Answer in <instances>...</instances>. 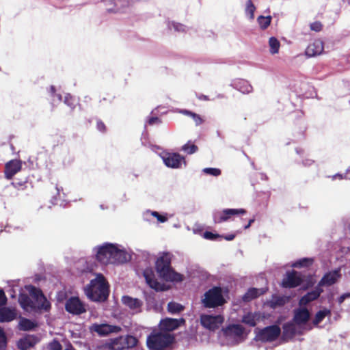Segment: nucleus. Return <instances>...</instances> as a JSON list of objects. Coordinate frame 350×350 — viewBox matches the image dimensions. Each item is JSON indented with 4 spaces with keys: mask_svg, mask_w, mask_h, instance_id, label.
<instances>
[{
    "mask_svg": "<svg viewBox=\"0 0 350 350\" xmlns=\"http://www.w3.org/2000/svg\"><path fill=\"white\" fill-rule=\"evenodd\" d=\"M144 277L148 285L156 291H164L166 290L164 284H161L155 278L154 271L152 269H146L144 271Z\"/></svg>",
    "mask_w": 350,
    "mask_h": 350,
    "instance_id": "2eb2a0df",
    "label": "nucleus"
},
{
    "mask_svg": "<svg viewBox=\"0 0 350 350\" xmlns=\"http://www.w3.org/2000/svg\"><path fill=\"white\" fill-rule=\"evenodd\" d=\"M254 221H255L254 218L250 219L248 221V224L246 226H245L244 228L245 229L249 228L250 227V226L252 225V224L254 222Z\"/></svg>",
    "mask_w": 350,
    "mask_h": 350,
    "instance_id": "052dcab7",
    "label": "nucleus"
},
{
    "mask_svg": "<svg viewBox=\"0 0 350 350\" xmlns=\"http://www.w3.org/2000/svg\"><path fill=\"white\" fill-rule=\"evenodd\" d=\"M122 340V338H116L113 341V345H115L118 343V340Z\"/></svg>",
    "mask_w": 350,
    "mask_h": 350,
    "instance_id": "69168bd1",
    "label": "nucleus"
},
{
    "mask_svg": "<svg viewBox=\"0 0 350 350\" xmlns=\"http://www.w3.org/2000/svg\"><path fill=\"white\" fill-rule=\"evenodd\" d=\"M204 172L206 174H210V175H212V176H219L221 174V170L219 169H218V168H211V167L204 169Z\"/></svg>",
    "mask_w": 350,
    "mask_h": 350,
    "instance_id": "79ce46f5",
    "label": "nucleus"
},
{
    "mask_svg": "<svg viewBox=\"0 0 350 350\" xmlns=\"http://www.w3.org/2000/svg\"><path fill=\"white\" fill-rule=\"evenodd\" d=\"M185 323V320L183 318H180L179 319L165 318L161 321L160 327L161 330L171 332L177 329L181 325H184Z\"/></svg>",
    "mask_w": 350,
    "mask_h": 350,
    "instance_id": "dca6fc26",
    "label": "nucleus"
},
{
    "mask_svg": "<svg viewBox=\"0 0 350 350\" xmlns=\"http://www.w3.org/2000/svg\"><path fill=\"white\" fill-rule=\"evenodd\" d=\"M172 26H173L174 29H175V31H184L185 29V26L180 23H173Z\"/></svg>",
    "mask_w": 350,
    "mask_h": 350,
    "instance_id": "5fc2aeb1",
    "label": "nucleus"
},
{
    "mask_svg": "<svg viewBox=\"0 0 350 350\" xmlns=\"http://www.w3.org/2000/svg\"><path fill=\"white\" fill-rule=\"evenodd\" d=\"M64 103L72 109L75 107V100L69 94L65 96Z\"/></svg>",
    "mask_w": 350,
    "mask_h": 350,
    "instance_id": "a18cd8bd",
    "label": "nucleus"
},
{
    "mask_svg": "<svg viewBox=\"0 0 350 350\" xmlns=\"http://www.w3.org/2000/svg\"><path fill=\"white\" fill-rule=\"evenodd\" d=\"M243 322L251 327H254L256 325V317L252 313H247L243 316Z\"/></svg>",
    "mask_w": 350,
    "mask_h": 350,
    "instance_id": "f704fd0d",
    "label": "nucleus"
},
{
    "mask_svg": "<svg viewBox=\"0 0 350 350\" xmlns=\"http://www.w3.org/2000/svg\"><path fill=\"white\" fill-rule=\"evenodd\" d=\"M152 215L156 217L157 220L161 223L165 222L167 220V217L166 216L162 215L157 211H153L152 213Z\"/></svg>",
    "mask_w": 350,
    "mask_h": 350,
    "instance_id": "09e8293b",
    "label": "nucleus"
},
{
    "mask_svg": "<svg viewBox=\"0 0 350 350\" xmlns=\"http://www.w3.org/2000/svg\"><path fill=\"white\" fill-rule=\"evenodd\" d=\"M7 297L3 289H0V307L4 306L7 304Z\"/></svg>",
    "mask_w": 350,
    "mask_h": 350,
    "instance_id": "8fccbe9b",
    "label": "nucleus"
},
{
    "mask_svg": "<svg viewBox=\"0 0 350 350\" xmlns=\"http://www.w3.org/2000/svg\"><path fill=\"white\" fill-rule=\"evenodd\" d=\"M22 167V163L20 160L13 159L5 165V176L7 179H12V177L18 172Z\"/></svg>",
    "mask_w": 350,
    "mask_h": 350,
    "instance_id": "f3484780",
    "label": "nucleus"
},
{
    "mask_svg": "<svg viewBox=\"0 0 350 350\" xmlns=\"http://www.w3.org/2000/svg\"><path fill=\"white\" fill-rule=\"evenodd\" d=\"M269 46L270 47V53L271 54H276L279 52L280 43L276 38L271 37L269 38Z\"/></svg>",
    "mask_w": 350,
    "mask_h": 350,
    "instance_id": "c85d7f7f",
    "label": "nucleus"
},
{
    "mask_svg": "<svg viewBox=\"0 0 350 350\" xmlns=\"http://www.w3.org/2000/svg\"><path fill=\"white\" fill-rule=\"evenodd\" d=\"M66 310L74 315H79L86 312L83 303L77 297H71L65 304Z\"/></svg>",
    "mask_w": 350,
    "mask_h": 350,
    "instance_id": "1a4fd4ad",
    "label": "nucleus"
},
{
    "mask_svg": "<svg viewBox=\"0 0 350 350\" xmlns=\"http://www.w3.org/2000/svg\"><path fill=\"white\" fill-rule=\"evenodd\" d=\"M55 189L57 191V196L60 198V193L63 191V188L62 187H59L57 185H55Z\"/></svg>",
    "mask_w": 350,
    "mask_h": 350,
    "instance_id": "13d9d810",
    "label": "nucleus"
},
{
    "mask_svg": "<svg viewBox=\"0 0 350 350\" xmlns=\"http://www.w3.org/2000/svg\"><path fill=\"white\" fill-rule=\"evenodd\" d=\"M85 293L93 301H106L109 297V289L105 278L102 274H98L85 288Z\"/></svg>",
    "mask_w": 350,
    "mask_h": 350,
    "instance_id": "7ed1b4c3",
    "label": "nucleus"
},
{
    "mask_svg": "<svg viewBox=\"0 0 350 350\" xmlns=\"http://www.w3.org/2000/svg\"><path fill=\"white\" fill-rule=\"evenodd\" d=\"M246 211L243 208H226L221 211H215L213 213V220L215 223H222L227 221L234 215H244Z\"/></svg>",
    "mask_w": 350,
    "mask_h": 350,
    "instance_id": "6e6552de",
    "label": "nucleus"
},
{
    "mask_svg": "<svg viewBox=\"0 0 350 350\" xmlns=\"http://www.w3.org/2000/svg\"><path fill=\"white\" fill-rule=\"evenodd\" d=\"M237 89L243 94L252 92V87L247 81L241 80L236 83Z\"/></svg>",
    "mask_w": 350,
    "mask_h": 350,
    "instance_id": "c756f323",
    "label": "nucleus"
},
{
    "mask_svg": "<svg viewBox=\"0 0 350 350\" xmlns=\"http://www.w3.org/2000/svg\"><path fill=\"white\" fill-rule=\"evenodd\" d=\"M182 150L186 152L187 154H191L197 152L198 148L195 144L188 142L182 147Z\"/></svg>",
    "mask_w": 350,
    "mask_h": 350,
    "instance_id": "e433bc0d",
    "label": "nucleus"
},
{
    "mask_svg": "<svg viewBox=\"0 0 350 350\" xmlns=\"http://www.w3.org/2000/svg\"><path fill=\"white\" fill-rule=\"evenodd\" d=\"M18 302L22 308L25 310L36 311L38 310L36 304L29 296L25 293H21L18 296Z\"/></svg>",
    "mask_w": 350,
    "mask_h": 350,
    "instance_id": "412c9836",
    "label": "nucleus"
},
{
    "mask_svg": "<svg viewBox=\"0 0 350 350\" xmlns=\"http://www.w3.org/2000/svg\"><path fill=\"white\" fill-rule=\"evenodd\" d=\"M255 6L253 4L252 0H248L247 2V6H246V12L250 13L251 14V17H254V13L255 11Z\"/></svg>",
    "mask_w": 350,
    "mask_h": 350,
    "instance_id": "49530a36",
    "label": "nucleus"
},
{
    "mask_svg": "<svg viewBox=\"0 0 350 350\" xmlns=\"http://www.w3.org/2000/svg\"><path fill=\"white\" fill-rule=\"evenodd\" d=\"M224 321V317L221 315H202L200 318V322L203 327L210 329L215 330L219 327Z\"/></svg>",
    "mask_w": 350,
    "mask_h": 350,
    "instance_id": "9d476101",
    "label": "nucleus"
},
{
    "mask_svg": "<svg viewBox=\"0 0 350 350\" xmlns=\"http://www.w3.org/2000/svg\"><path fill=\"white\" fill-rule=\"evenodd\" d=\"M323 292L322 288H320L318 285L315 287L314 290L307 293L305 295L301 297L299 300L300 306H306L310 302L317 299L321 294Z\"/></svg>",
    "mask_w": 350,
    "mask_h": 350,
    "instance_id": "aec40b11",
    "label": "nucleus"
},
{
    "mask_svg": "<svg viewBox=\"0 0 350 350\" xmlns=\"http://www.w3.org/2000/svg\"><path fill=\"white\" fill-rule=\"evenodd\" d=\"M340 278V269L338 268L325 273L317 285L320 288H322V286H330L336 284Z\"/></svg>",
    "mask_w": 350,
    "mask_h": 350,
    "instance_id": "4468645a",
    "label": "nucleus"
},
{
    "mask_svg": "<svg viewBox=\"0 0 350 350\" xmlns=\"http://www.w3.org/2000/svg\"><path fill=\"white\" fill-rule=\"evenodd\" d=\"M16 317L14 310L4 306L0 307V322H10Z\"/></svg>",
    "mask_w": 350,
    "mask_h": 350,
    "instance_id": "393cba45",
    "label": "nucleus"
},
{
    "mask_svg": "<svg viewBox=\"0 0 350 350\" xmlns=\"http://www.w3.org/2000/svg\"><path fill=\"white\" fill-rule=\"evenodd\" d=\"M265 291L264 288H250L243 296V300L246 302L250 301L260 295H263Z\"/></svg>",
    "mask_w": 350,
    "mask_h": 350,
    "instance_id": "b1692460",
    "label": "nucleus"
},
{
    "mask_svg": "<svg viewBox=\"0 0 350 350\" xmlns=\"http://www.w3.org/2000/svg\"><path fill=\"white\" fill-rule=\"evenodd\" d=\"M122 304L130 310H135L136 312H141L143 306V301L137 298H133L129 295H124L122 297Z\"/></svg>",
    "mask_w": 350,
    "mask_h": 350,
    "instance_id": "6ab92c4d",
    "label": "nucleus"
},
{
    "mask_svg": "<svg viewBox=\"0 0 350 350\" xmlns=\"http://www.w3.org/2000/svg\"><path fill=\"white\" fill-rule=\"evenodd\" d=\"M7 339L3 329L0 327V349L6 346Z\"/></svg>",
    "mask_w": 350,
    "mask_h": 350,
    "instance_id": "c03bdc74",
    "label": "nucleus"
},
{
    "mask_svg": "<svg viewBox=\"0 0 350 350\" xmlns=\"http://www.w3.org/2000/svg\"><path fill=\"white\" fill-rule=\"evenodd\" d=\"M174 340V337L167 333H152L147 338V346L150 350H164Z\"/></svg>",
    "mask_w": 350,
    "mask_h": 350,
    "instance_id": "20e7f679",
    "label": "nucleus"
},
{
    "mask_svg": "<svg viewBox=\"0 0 350 350\" xmlns=\"http://www.w3.org/2000/svg\"><path fill=\"white\" fill-rule=\"evenodd\" d=\"M27 181H15L12 183V186L18 190H25L27 188Z\"/></svg>",
    "mask_w": 350,
    "mask_h": 350,
    "instance_id": "a19ab883",
    "label": "nucleus"
},
{
    "mask_svg": "<svg viewBox=\"0 0 350 350\" xmlns=\"http://www.w3.org/2000/svg\"><path fill=\"white\" fill-rule=\"evenodd\" d=\"M36 325L32 321L23 318L19 322V329L23 331H29L34 329Z\"/></svg>",
    "mask_w": 350,
    "mask_h": 350,
    "instance_id": "cd10ccee",
    "label": "nucleus"
},
{
    "mask_svg": "<svg viewBox=\"0 0 350 350\" xmlns=\"http://www.w3.org/2000/svg\"><path fill=\"white\" fill-rule=\"evenodd\" d=\"M180 113L184 115L191 116L197 126L202 124L204 122L203 119L200 117V115L191 111L183 109L180 111Z\"/></svg>",
    "mask_w": 350,
    "mask_h": 350,
    "instance_id": "7c9ffc66",
    "label": "nucleus"
},
{
    "mask_svg": "<svg viewBox=\"0 0 350 350\" xmlns=\"http://www.w3.org/2000/svg\"><path fill=\"white\" fill-rule=\"evenodd\" d=\"M96 129L103 133L107 131L105 124L100 120H98L96 122Z\"/></svg>",
    "mask_w": 350,
    "mask_h": 350,
    "instance_id": "de8ad7c7",
    "label": "nucleus"
},
{
    "mask_svg": "<svg viewBox=\"0 0 350 350\" xmlns=\"http://www.w3.org/2000/svg\"><path fill=\"white\" fill-rule=\"evenodd\" d=\"M36 344L34 338L32 337H26L21 339L18 342V347L21 350H27L33 347Z\"/></svg>",
    "mask_w": 350,
    "mask_h": 350,
    "instance_id": "bb28decb",
    "label": "nucleus"
},
{
    "mask_svg": "<svg viewBox=\"0 0 350 350\" xmlns=\"http://www.w3.org/2000/svg\"><path fill=\"white\" fill-rule=\"evenodd\" d=\"M280 334V327L277 325H273L260 329L256 334V338L263 342H273L278 339Z\"/></svg>",
    "mask_w": 350,
    "mask_h": 350,
    "instance_id": "423d86ee",
    "label": "nucleus"
},
{
    "mask_svg": "<svg viewBox=\"0 0 350 350\" xmlns=\"http://www.w3.org/2000/svg\"><path fill=\"white\" fill-rule=\"evenodd\" d=\"M131 1L132 0H114L116 5L120 4L123 7L129 6Z\"/></svg>",
    "mask_w": 350,
    "mask_h": 350,
    "instance_id": "603ef678",
    "label": "nucleus"
},
{
    "mask_svg": "<svg viewBox=\"0 0 350 350\" xmlns=\"http://www.w3.org/2000/svg\"><path fill=\"white\" fill-rule=\"evenodd\" d=\"M148 123L150 125H153L154 124L161 123V120L158 117H150L148 120Z\"/></svg>",
    "mask_w": 350,
    "mask_h": 350,
    "instance_id": "864d4df0",
    "label": "nucleus"
},
{
    "mask_svg": "<svg viewBox=\"0 0 350 350\" xmlns=\"http://www.w3.org/2000/svg\"><path fill=\"white\" fill-rule=\"evenodd\" d=\"M303 282V278L299 273L295 270L288 271L286 276L282 280V286L284 288H295Z\"/></svg>",
    "mask_w": 350,
    "mask_h": 350,
    "instance_id": "9b49d317",
    "label": "nucleus"
},
{
    "mask_svg": "<svg viewBox=\"0 0 350 350\" xmlns=\"http://www.w3.org/2000/svg\"><path fill=\"white\" fill-rule=\"evenodd\" d=\"M323 42L320 40H315L308 46L305 53L308 57H312L321 55L323 53Z\"/></svg>",
    "mask_w": 350,
    "mask_h": 350,
    "instance_id": "a211bd4d",
    "label": "nucleus"
},
{
    "mask_svg": "<svg viewBox=\"0 0 350 350\" xmlns=\"http://www.w3.org/2000/svg\"><path fill=\"white\" fill-rule=\"evenodd\" d=\"M126 253L116 245L106 243L98 247L96 258L103 265L124 263L127 261Z\"/></svg>",
    "mask_w": 350,
    "mask_h": 350,
    "instance_id": "f257e3e1",
    "label": "nucleus"
},
{
    "mask_svg": "<svg viewBox=\"0 0 350 350\" xmlns=\"http://www.w3.org/2000/svg\"><path fill=\"white\" fill-rule=\"evenodd\" d=\"M313 260L310 258H303L296 262L293 266L295 267H308L312 264Z\"/></svg>",
    "mask_w": 350,
    "mask_h": 350,
    "instance_id": "4c0bfd02",
    "label": "nucleus"
},
{
    "mask_svg": "<svg viewBox=\"0 0 350 350\" xmlns=\"http://www.w3.org/2000/svg\"><path fill=\"white\" fill-rule=\"evenodd\" d=\"M296 152L298 154L303 155L304 154V150L301 148H296Z\"/></svg>",
    "mask_w": 350,
    "mask_h": 350,
    "instance_id": "e2e57ef3",
    "label": "nucleus"
},
{
    "mask_svg": "<svg viewBox=\"0 0 350 350\" xmlns=\"http://www.w3.org/2000/svg\"><path fill=\"white\" fill-rule=\"evenodd\" d=\"M91 330L97 333L100 336H105L111 333H118L122 328L118 325H113L107 323H94L91 327Z\"/></svg>",
    "mask_w": 350,
    "mask_h": 350,
    "instance_id": "f8f14e48",
    "label": "nucleus"
},
{
    "mask_svg": "<svg viewBox=\"0 0 350 350\" xmlns=\"http://www.w3.org/2000/svg\"><path fill=\"white\" fill-rule=\"evenodd\" d=\"M172 258L171 253L163 252L156 260V271L159 276L165 282H182L184 280V276L172 267Z\"/></svg>",
    "mask_w": 350,
    "mask_h": 350,
    "instance_id": "f03ea898",
    "label": "nucleus"
},
{
    "mask_svg": "<svg viewBox=\"0 0 350 350\" xmlns=\"http://www.w3.org/2000/svg\"><path fill=\"white\" fill-rule=\"evenodd\" d=\"M50 91H51V92L52 94H55V86L51 85V86L50 87Z\"/></svg>",
    "mask_w": 350,
    "mask_h": 350,
    "instance_id": "0e129e2a",
    "label": "nucleus"
},
{
    "mask_svg": "<svg viewBox=\"0 0 350 350\" xmlns=\"http://www.w3.org/2000/svg\"><path fill=\"white\" fill-rule=\"evenodd\" d=\"M124 342L127 347L132 348L137 345L138 340L133 336L127 335L124 338Z\"/></svg>",
    "mask_w": 350,
    "mask_h": 350,
    "instance_id": "c9c22d12",
    "label": "nucleus"
},
{
    "mask_svg": "<svg viewBox=\"0 0 350 350\" xmlns=\"http://www.w3.org/2000/svg\"><path fill=\"white\" fill-rule=\"evenodd\" d=\"M226 335H234L241 336L244 332V328L240 325H231L224 329Z\"/></svg>",
    "mask_w": 350,
    "mask_h": 350,
    "instance_id": "a878e982",
    "label": "nucleus"
},
{
    "mask_svg": "<svg viewBox=\"0 0 350 350\" xmlns=\"http://www.w3.org/2000/svg\"><path fill=\"white\" fill-rule=\"evenodd\" d=\"M28 290L30 296L35 300L34 302L38 304L37 308L38 310H49L51 304L40 288L30 285L28 287Z\"/></svg>",
    "mask_w": 350,
    "mask_h": 350,
    "instance_id": "0eeeda50",
    "label": "nucleus"
},
{
    "mask_svg": "<svg viewBox=\"0 0 350 350\" xmlns=\"http://www.w3.org/2000/svg\"><path fill=\"white\" fill-rule=\"evenodd\" d=\"M334 177V178H335V177H337V178H340V179H341V178H342V175H341V174H336Z\"/></svg>",
    "mask_w": 350,
    "mask_h": 350,
    "instance_id": "338daca9",
    "label": "nucleus"
},
{
    "mask_svg": "<svg viewBox=\"0 0 350 350\" xmlns=\"http://www.w3.org/2000/svg\"><path fill=\"white\" fill-rule=\"evenodd\" d=\"M310 319V312L307 308L299 309L295 312L293 320L297 325L305 324Z\"/></svg>",
    "mask_w": 350,
    "mask_h": 350,
    "instance_id": "5701e85b",
    "label": "nucleus"
},
{
    "mask_svg": "<svg viewBox=\"0 0 350 350\" xmlns=\"http://www.w3.org/2000/svg\"><path fill=\"white\" fill-rule=\"evenodd\" d=\"M234 237H235V234H228V235L224 237V238L227 241H232L234 239Z\"/></svg>",
    "mask_w": 350,
    "mask_h": 350,
    "instance_id": "bf43d9fd",
    "label": "nucleus"
},
{
    "mask_svg": "<svg viewBox=\"0 0 350 350\" xmlns=\"http://www.w3.org/2000/svg\"><path fill=\"white\" fill-rule=\"evenodd\" d=\"M282 339L286 342L293 338L296 334V327L292 322L284 323L282 326Z\"/></svg>",
    "mask_w": 350,
    "mask_h": 350,
    "instance_id": "4be33fe9",
    "label": "nucleus"
},
{
    "mask_svg": "<svg viewBox=\"0 0 350 350\" xmlns=\"http://www.w3.org/2000/svg\"><path fill=\"white\" fill-rule=\"evenodd\" d=\"M330 314V310L328 309H324L322 310H319L317 312L314 319L313 321L314 324L317 325L321 323L324 318Z\"/></svg>",
    "mask_w": 350,
    "mask_h": 350,
    "instance_id": "72a5a7b5",
    "label": "nucleus"
},
{
    "mask_svg": "<svg viewBox=\"0 0 350 350\" xmlns=\"http://www.w3.org/2000/svg\"><path fill=\"white\" fill-rule=\"evenodd\" d=\"M257 21L262 29H266L271 24V16H260L258 17Z\"/></svg>",
    "mask_w": 350,
    "mask_h": 350,
    "instance_id": "473e14b6",
    "label": "nucleus"
},
{
    "mask_svg": "<svg viewBox=\"0 0 350 350\" xmlns=\"http://www.w3.org/2000/svg\"><path fill=\"white\" fill-rule=\"evenodd\" d=\"M310 28L312 31L319 32L323 29V25L320 21H315L310 25Z\"/></svg>",
    "mask_w": 350,
    "mask_h": 350,
    "instance_id": "37998d69",
    "label": "nucleus"
},
{
    "mask_svg": "<svg viewBox=\"0 0 350 350\" xmlns=\"http://www.w3.org/2000/svg\"><path fill=\"white\" fill-rule=\"evenodd\" d=\"M314 163V161L313 159L306 158L303 160L302 163L305 166H310Z\"/></svg>",
    "mask_w": 350,
    "mask_h": 350,
    "instance_id": "4d7b16f0",
    "label": "nucleus"
},
{
    "mask_svg": "<svg viewBox=\"0 0 350 350\" xmlns=\"http://www.w3.org/2000/svg\"><path fill=\"white\" fill-rule=\"evenodd\" d=\"M284 300L282 297H276L273 298L271 302V306L273 308H275L276 306H282L284 304Z\"/></svg>",
    "mask_w": 350,
    "mask_h": 350,
    "instance_id": "ea45409f",
    "label": "nucleus"
},
{
    "mask_svg": "<svg viewBox=\"0 0 350 350\" xmlns=\"http://www.w3.org/2000/svg\"><path fill=\"white\" fill-rule=\"evenodd\" d=\"M350 297V293H347L341 295L338 299V301L341 304L347 298Z\"/></svg>",
    "mask_w": 350,
    "mask_h": 350,
    "instance_id": "6e6d98bb",
    "label": "nucleus"
},
{
    "mask_svg": "<svg viewBox=\"0 0 350 350\" xmlns=\"http://www.w3.org/2000/svg\"><path fill=\"white\" fill-rule=\"evenodd\" d=\"M62 346L57 340H53L48 345V350H62Z\"/></svg>",
    "mask_w": 350,
    "mask_h": 350,
    "instance_id": "58836bf2",
    "label": "nucleus"
},
{
    "mask_svg": "<svg viewBox=\"0 0 350 350\" xmlns=\"http://www.w3.org/2000/svg\"><path fill=\"white\" fill-rule=\"evenodd\" d=\"M167 310L172 314H176L182 312L184 306L178 303L171 301L167 304Z\"/></svg>",
    "mask_w": 350,
    "mask_h": 350,
    "instance_id": "2f4dec72",
    "label": "nucleus"
},
{
    "mask_svg": "<svg viewBox=\"0 0 350 350\" xmlns=\"http://www.w3.org/2000/svg\"><path fill=\"white\" fill-rule=\"evenodd\" d=\"M220 236L217 234H213V232H208V231H206L204 233V237L206 239H209V240H215L216 239L217 237H219Z\"/></svg>",
    "mask_w": 350,
    "mask_h": 350,
    "instance_id": "3c124183",
    "label": "nucleus"
},
{
    "mask_svg": "<svg viewBox=\"0 0 350 350\" xmlns=\"http://www.w3.org/2000/svg\"><path fill=\"white\" fill-rule=\"evenodd\" d=\"M226 303V300L222 295L221 288L214 286L207 291L202 299V304L206 308H216L221 306Z\"/></svg>",
    "mask_w": 350,
    "mask_h": 350,
    "instance_id": "39448f33",
    "label": "nucleus"
},
{
    "mask_svg": "<svg viewBox=\"0 0 350 350\" xmlns=\"http://www.w3.org/2000/svg\"><path fill=\"white\" fill-rule=\"evenodd\" d=\"M198 98L200 100H208L209 98L208 97V96H206V95H204V94H201L198 96Z\"/></svg>",
    "mask_w": 350,
    "mask_h": 350,
    "instance_id": "680f3d73",
    "label": "nucleus"
},
{
    "mask_svg": "<svg viewBox=\"0 0 350 350\" xmlns=\"http://www.w3.org/2000/svg\"><path fill=\"white\" fill-rule=\"evenodd\" d=\"M162 159L165 165L171 168H179L183 162L185 163V157L178 153H164Z\"/></svg>",
    "mask_w": 350,
    "mask_h": 350,
    "instance_id": "ddd939ff",
    "label": "nucleus"
},
{
    "mask_svg": "<svg viewBox=\"0 0 350 350\" xmlns=\"http://www.w3.org/2000/svg\"><path fill=\"white\" fill-rule=\"evenodd\" d=\"M64 350H75L72 346H70L69 348H66Z\"/></svg>",
    "mask_w": 350,
    "mask_h": 350,
    "instance_id": "774afa93",
    "label": "nucleus"
}]
</instances>
